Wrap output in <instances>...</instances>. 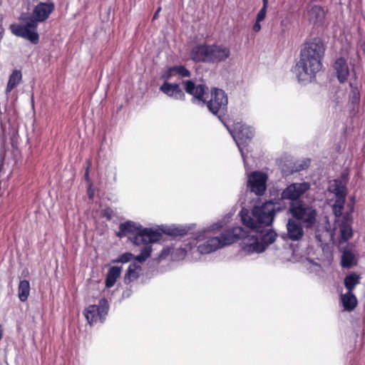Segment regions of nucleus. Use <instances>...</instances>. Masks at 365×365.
<instances>
[{
	"mask_svg": "<svg viewBox=\"0 0 365 365\" xmlns=\"http://www.w3.org/2000/svg\"><path fill=\"white\" fill-rule=\"evenodd\" d=\"M134 255L130 252H125L120 255H119L116 258L113 259L111 260V263H128L131 262L133 259Z\"/></svg>",
	"mask_w": 365,
	"mask_h": 365,
	"instance_id": "nucleus-28",
	"label": "nucleus"
},
{
	"mask_svg": "<svg viewBox=\"0 0 365 365\" xmlns=\"http://www.w3.org/2000/svg\"><path fill=\"white\" fill-rule=\"evenodd\" d=\"M291 70H292V71H294L297 70V63H295V65H293L292 66V69Z\"/></svg>",
	"mask_w": 365,
	"mask_h": 365,
	"instance_id": "nucleus-52",
	"label": "nucleus"
},
{
	"mask_svg": "<svg viewBox=\"0 0 365 365\" xmlns=\"http://www.w3.org/2000/svg\"><path fill=\"white\" fill-rule=\"evenodd\" d=\"M295 172H297V169H295V168L293 167V168H292V169L291 170V173H295Z\"/></svg>",
	"mask_w": 365,
	"mask_h": 365,
	"instance_id": "nucleus-53",
	"label": "nucleus"
},
{
	"mask_svg": "<svg viewBox=\"0 0 365 365\" xmlns=\"http://www.w3.org/2000/svg\"><path fill=\"white\" fill-rule=\"evenodd\" d=\"M227 128L240 152L244 165H246V155L243 147L247 146L254 137L253 128L251 126L241 123L236 124L233 130H230L228 127Z\"/></svg>",
	"mask_w": 365,
	"mask_h": 365,
	"instance_id": "nucleus-9",
	"label": "nucleus"
},
{
	"mask_svg": "<svg viewBox=\"0 0 365 365\" xmlns=\"http://www.w3.org/2000/svg\"><path fill=\"white\" fill-rule=\"evenodd\" d=\"M182 84L186 93L192 96L190 101L192 104L200 107L206 106L208 111L227 128L228 97L225 91L212 88L210 98L207 100L209 88L205 83L196 84L192 79H187L182 80Z\"/></svg>",
	"mask_w": 365,
	"mask_h": 365,
	"instance_id": "nucleus-1",
	"label": "nucleus"
},
{
	"mask_svg": "<svg viewBox=\"0 0 365 365\" xmlns=\"http://www.w3.org/2000/svg\"><path fill=\"white\" fill-rule=\"evenodd\" d=\"M268 5H269V0H262V7L268 8Z\"/></svg>",
	"mask_w": 365,
	"mask_h": 365,
	"instance_id": "nucleus-49",
	"label": "nucleus"
},
{
	"mask_svg": "<svg viewBox=\"0 0 365 365\" xmlns=\"http://www.w3.org/2000/svg\"><path fill=\"white\" fill-rule=\"evenodd\" d=\"M287 200L289 202V208L287 213L291 215L287 223V232H282L279 236L284 240H289L297 241V182H292L287 186L281 193V197L274 203L279 202L281 205H286L284 200Z\"/></svg>",
	"mask_w": 365,
	"mask_h": 365,
	"instance_id": "nucleus-6",
	"label": "nucleus"
},
{
	"mask_svg": "<svg viewBox=\"0 0 365 365\" xmlns=\"http://www.w3.org/2000/svg\"><path fill=\"white\" fill-rule=\"evenodd\" d=\"M324 53V46L322 40L314 38L306 42L301 50V63L304 72L314 75L322 68V58Z\"/></svg>",
	"mask_w": 365,
	"mask_h": 365,
	"instance_id": "nucleus-5",
	"label": "nucleus"
},
{
	"mask_svg": "<svg viewBox=\"0 0 365 365\" xmlns=\"http://www.w3.org/2000/svg\"><path fill=\"white\" fill-rule=\"evenodd\" d=\"M284 210L279 202L274 203L272 200H267L261 205H254L251 215L248 209L242 207L239 216L243 225L250 230H258L271 226L277 212Z\"/></svg>",
	"mask_w": 365,
	"mask_h": 365,
	"instance_id": "nucleus-3",
	"label": "nucleus"
},
{
	"mask_svg": "<svg viewBox=\"0 0 365 365\" xmlns=\"http://www.w3.org/2000/svg\"><path fill=\"white\" fill-rule=\"evenodd\" d=\"M311 162L312 160L309 158H302L298 163V173L308 168L310 166Z\"/></svg>",
	"mask_w": 365,
	"mask_h": 365,
	"instance_id": "nucleus-36",
	"label": "nucleus"
},
{
	"mask_svg": "<svg viewBox=\"0 0 365 365\" xmlns=\"http://www.w3.org/2000/svg\"><path fill=\"white\" fill-rule=\"evenodd\" d=\"M352 220V215L350 212H346L341 217V221L339 222L338 226L341 241L346 242L353 237Z\"/></svg>",
	"mask_w": 365,
	"mask_h": 365,
	"instance_id": "nucleus-19",
	"label": "nucleus"
},
{
	"mask_svg": "<svg viewBox=\"0 0 365 365\" xmlns=\"http://www.w3.org/2000/svg\"><path fill=\"white\" fill-rule=\"evenodd\" d=\"M360 276L356 273H351L344 279V286L348 292H353L355 287L360 283Z\"/></svg>",
	"mask_w": 365,
	"mask_h": 365,
	"instance_id": "nucleus-26",
	"label": "nucleus"
},
{
	"mask_svg": "<svg viewBox=\"0 0 365 365\" xmlns=\"http://www.w3.org/2000/svg\"><path fill=\"white\" fill-rule=\"evenodd\" d=\"M196 227V224L190 223L188 225H177L172 224L170 225H162V232L163 235L172 237L173 238L178 237H184L187 235H190V240H192L193 234L195 232H192Z\"/></svg>",
	"mask_w": 365,
	"mask_h": 365,
	"instance_id": "nucleus-16",
	"label": "nucleus"
},
{
	"mask_svg": "<svg viewBox=\"0 0 365 365\" xmlns=\"http://www.w3.org/2000/svg\"><path fill=\"white\" fill-rule=\"evenodd\" d=\"M308 16L309 21H312L314 24H320L324 19V11L321 6L314 5L308 11Z\"/></svg>",
	"mask_w": 365,
	"mask_h": 365,
	"instance_id": "nucleus-22",
	"label": "nucleus"
},
{
	"mask_svg": "<svg viewBox=\"0 0 365 365\" xmlns=\"http://www.w3.org/2000/svg\"><path fill=\"white\" fill-rule=\"evenodd\" d=\"M31 287L29 281L27 279L20 280L18 287V297L21 302L27 300L30 294Z\"/></svg>",
	"mask_w": 365,
	"mask_h": 365,
	"instance_id": "nucleus-25",
	"label": "nucleus"
},
{
	"mask_svg": "<svg viewBox=\"0 0 365 365\" xmlns=\"http://www.w3.org/2000/svg\"><path fill=\"white\" fill-rule=\"evenodd\" d=\"M162 230V225L158 226L157 228L144 227L142 225L140 231L138 232L139 238L138 244L137 245H150V244L158 242L163 235Z\"/></svg>",
	"mask_w": 365,
	"mask_h": 365,
	"instance_id": "nucleus-17",
	"label": "nucleus"
},
{
	"mask_svg": "<svg viewBox=\"0 0 365 365\" xmlns=\"http://www.w3.org/2000/svg\"><path fill=\"white\" fill-rule=\"evenodd\" d=\"M22 79V73L20 70L15 69L9 76V81L15 86H17Z\"/></svg>",
	"mask_w": 365,
	"mask_h": 365,
	"instance_id": "nucleus-33",
	"label": "nucleus"
},
{
	"mask_svg": "<svg viewBox=\"0 0 365 365\" xmlns=\"http://www.w3.org/2000/svg\"><path fill=\"white\" fill-rule=\"evenodd\" d=\"M182 86V82L178 83H170L165 81L159 88L160 91L175 101H185V91L181 88L180 86Z\"/></svg>",
	"mask_w": 365,
	"mask_h": 365,
	"instance_id": "nucleus-18",
	"label": "nucleus"
},
{
	"mask_svg": "<svg viewBox=\"0 0 365 365\" xmlns=\"http://www.w3.org/2000/svg\"><path fill=\"white\" fill-rule=\"evenodd\" d=\"M153 249L151 245H145L140 250V254L135 255L133 259L136 261V264H142L145 262L151 255Z\"/></svg>",
	"mask_w": 365,
	"mask_h": 365,
	"instance_id": "nucleus-27",
	"label": "nucleus"
},
{
	"mask_svg": "<svg viewBox=\"0 0 365 365\" xmlns=\"http://www.w3.org/2000/svg\"><path fill=\"white\" fill-rule=\"evenodd\" d=\"M4 34V29L3 28L2 25L0 24V41L3 38Z\"/></svg>",
	"mask_w": 365,
	"mask_h": 365,
	"instance_id": "nucleus-48",
	"label": "nucleus"
},
{
	"mask_svg": "<svg viewBox=\"0 0 365 365\" xmlns=\"http://www.w3.org/2000/svg\"><path fill=\"white\" fill-rule=\"evenodd\" d=\"M356 264L355 253L349 250H344L341 253V266L350 268Z\"/></svg>",
	"mask_w": 365,
	"mask_h": 365,
	"instance_id": "nucleus-24",
	"label": "nucleus"
},
{
	"mask_svg": "<svg viewBox=\"0 0 365 365\" xmlns=\"http://www.w3.org/2000/svg\"><path fill=\"white\" fill-rule=\"evenodd\" d=\"M141 227V224L128 220L120 223L118 231L116 232L115 235L119 238L128 236V240L136 245L138 244V232H140Z\"/></svg>",
	"mask_w": 365,
	"mask_h": 365,
	"instance_id": "nucleus-15",
	"label": "nucleus"
},
{
	"mask_svg": "<svg viewBox=\"0 0 365 365\" xmlns=\"http://www.w3.org/2000/svg\"><path fill=\"white\" fill-rule=\"evenodd\" d=\"M92 184L90 185L89 188L88 189L87 193L89 199H93L94 196V191L91 187Z\"/></svg>",
	"mask_w": 365,
	"mask_h": 365,
	"instance_id": "nucleus-46",
	"label": "nucleus"
},
{
	"mask_svg": "<svg viewBox=\"0 0 365 365\" xmlns=\"http://www.w3.org/2000/svg\"><path fill=\"white\" fill-rule=\"evenodd\" d=\"M176 253L179 254L182 258L185 257L187 255V250L185 248H179L177 250Z\"/></svg>",
	"mask_w": 365,
	"mask_h": 365,
	"instance_id": "nucleus-44",
	"label": "nucleus"
},
{
	"mask_svg": "<svg viewBox=\"0 0 365 365\" xmlns=\"http://www.w3.org/2000/svg\"><path fill=\"white\" fill-rule=\"evenodd\" d=\"M175 66L168 67L161 75V78L166 81H168L175 74Z\"/></svg>",
	"mask_w": 365,
	"mask_h": 365,
	"instance_id": "nucleus-35",
	"label": "nucleus"
},
{
	"mask_svg": "<svg viewBox=\"0 0 365 365\" xmlns=\"http://www.w3.org/2000/svg\"><path fill=\"white\" fill-rule=\"evenodd\" d=\"M332 192L336 199H346V187L337 181H335V187Z\"/></svg>",
	"mask_w": 365,
	"mask_h": 365,
	"instance_id": "nucleus-29",
	"label": "nucleus"
},
{
	"mask_svg": "<svg viewBox=\"0 0 365 365\" xmlns=\"http://www.w3.org/2000/svg\"><path fill=\"white\" fill-rule=\"evenodd\" d=\"M249 230L247 242H243L242 250L247 254L262 253L274 242L277 233L274 229L259 228L258 230Z\"/></svg>",
	"mask_w": 365,
	"mask_h": 365,
	"instance_id": "nucleus-7",
	"label": "nucleus"
},
{
	"mask_svg": "<svg viewBox=\"0 0 365 365\" xmlns=\"http://www.w3.org/2000/svg\"><path fill=\"white\" fill-rule=\"evenodd\" d=\"M31 101H32V106H34V99L33 98L31 99Z\"/></svg>",
	"mask_w": 365,
	"mask_h": 365,
	"instance_id": "nucleus-55",
	"label": "nucleus"
},
{
	"mask_svg": "<svg viewBox=\"0 0 365 365\" xmlns=\"http://www.w3.org/2000/svg\"><path fill=\"white\" fill-rule=\"evenodd\" d=\"M267 173L259 170L253 171L248 175L247 188L255 195L262 196L267 190Z\"/></svg>",
	"mask_w": 365,
	"mask_h": 365,
	"instance_id": "nucleus-12",
	"label": "nucleus"
},
{
	"mask_svg": "<svg viewBox=\"0 0 365 365\" xmlns=\"http://www.w3.org/2000/svg\"><path fill=\"white\" fill-rule=\"evenodd\" d=\"M290 249L292 250V255H294L295 254V248H294L293 244H290Z\"/></svg>",
	"mask_w": 365,
	"mask_h": 365,
	"instance_id": "nucleus-51",
	"label": "nucleus"
},
{
	"mask_svg": "<svg viewBox=\"0 0 365 365\" xmlns=\"http://www.w3.org/2000/svg\"><path fill=\"white\" fill-rule=\"evenodd\" d=\"M345 203V199H335L333 205V212L336 217H340L342 215Z\"/></svg>",
	"mask_w": 365,
	"mask_h": 365,
	"instance_id": "nucleus-30",
	"label": "nucleus"
},
{
	"mask_svg": "<svg viewBox=\"0 0 365 365\" xmlns=\"http://www.w3.org/2000/svg\"><path fill=\"white\" fill-rule=\"evenodd\" d=\"M249 236V230L247 228L242 227H235L231 229H227L223 231L219 236H216L219 240L220 247L229 245L232 243L237 242L239 240H242L241 247L243 245L244 242H247V238Z\"/></svg>",
	"mask_w": 365,
	"mask_h": 365,
	"instance_id": "nucleus-14",
	"label": "nucleus"
},
{
	"mask_svg": "<svg viewBox=\"0 0 365 365\" xmlns=\"http://www.w3.org/2000/svg\"><path fill=\"white\" fill-rule=\"evenodd\" d=\"M349 86L351 88V91H350L351 101L352 103H359V101L360 100L359 91L358 88L356 86H354V84L352 83H350Z\"/></svg>",
	"mask_w": 365,
	"mask_h": 365,
	"instance_id": "nucleus-34",
	"label": "nucleus"
},
{
	"mask_svg": "<svg viewBox=\"0 0 365 365\" xmlns=\"http://www.w3.org/2000/svg\"><path fill=\"white\" fill-rule=\"evenodd\" d=\"M267 11V8L262 7L257 14L256 19L263 21L266 18Z\"/></svg>",
	"mask_w": 365,
	"mask_h": 365,
	"instance_id": "nucleus-42",
	"label": "nucleus"
},
{
	"mask_svg": "<svg viewBox=\"0 0 365 365\" xmlns=\"http://www.w3.org/2000/svg\"><path fill=\"white\" fill-rule=\"evenodd\" d=\"M341 301L345 310L352 311L356 306L357 299L353 292H348L341 294Z\"/></svg>",
	"mask_w": 365,
	"mask_h": 365,
	"instance_id": "nucleus-23",
	"label": "nucleus"
},
{
	"mask_svg": "<svg viewBox=\"0 0 365 365\" xmlns=\"http://www.w3.org/2000/svg\"><path fill=\"white\" fill-rule=\"evenodd\" d=\"M334 68L339 81L344 83L349 76V68L345 59L343 58L336 59L334 64Z\"/></svg>",
	"mask_w": 365,
	"mask_h": 365,
	"instance_id": "nucleus-20",
	"label": "nucleus"
},
{
	"mask_svg": "<svg viewBox=\"0 0 365 365\" xmlns=\"http://www.w3.org/2000/svg\"><path fill=\"white\" fill-rule=\"evenodd\" d=\"M109 303L107 299H99L98 304H90L83 310V315L90 325L98 320L103 323L109 311Z\"/></svg>",
	"mask_w": 365,
	"mask_h": 365,
	"instance_id": "nucleus-11",
	"label": "nucleus"
},
{
	"mask_svg": "<svg viewBox=\"0 0 365 365\" xmlns=\"http://www.w3.org/2000/svg\"><path fill=\"white\" fill-rule=\"evenodd\" d=\"M223 224L220 221L212 223L209 227L204 228L193 234L191 241L185 243L186 247L190 250L197 246L198 242L207 240L204 243L197 246V251L200 255H207L220 249L219 240L217 237L211 235V232L222 228Z\"/></svg>",
	"mask_w": 365,
	"mask_h": 365,
	"instance_id": "nucleus-8",
	"label": "nucleus"
},
{
	"mask_svg": "<svg viewBox=\"0 0 365 365\" xmlns=\"http://www.w3.org/2000/svg\"><path fill=\"white\" fill-rule=\"evenodd\" d=\"M113 214V210L109 207H105L101 211V216L105 217L108 221H110L112 220Z\"/></svg>",
	"mask_w": 365,
	"mask_h": 365,
	"instance_id": "nucleus-38",
	"label": "nucleus"
},
{
	"mask_svg": "<svg viewBox=\"0 0 365 365\" xmlns=\"http://www.w3.org/2000/svg\"><path fill=\"white\" fill-rule=\"evenodd\" d=\"M230 56V50L223 44L197 43L192 47L190 58L195 63H219Z\"/></svg>",
	"mask_w": 365,
	"mask_h": 365,
	"instance_id": "nucleus-4",
	"label": "nucleus"
},
{
	"mask_svg": "<svg viewBox=\"0 0 365 365\" xmlns=\"http://www.w3.org/2000/svg\"><path fill=\"white\" fill-rule=\"evenodd\" d=\"M317 222V211L312 207L304 206L298 200V240L303 236V228L312 229Z\"/></svg>",
	"mask_w": 365,
	"mask_h": 365,
	"instance_id": "nucleus-10",
	"label": "nucleus"
},
{
	"mask_svg": "<svg viewBox=\"0 0 365 365\" xmlns=\"http://www.w3.org/2000/svg\"><path fill=\"white\" fill-rule=\"evenodd\" d=\"M0 125H1L2 130H4L3 124L1 123Z\"/></svg>",
	"mask_w": 365,
	"mask_h": 365,
	"instance_id": "nucleus-54",
	"label": "nucleus"
},
{
	"mask_svg": "<svg viewBox=\"0 0 365 365\" xmlns=\"http://www.w3.org/2000/svg\"><path fill=\"white\" fill-rule=\"evenodd\" d=\"M310 189V183L307 182H304L302 183H298V200H299V197L305 193L307 190Z\"/></svg>",
	"mask_w": 365,
	"mask_h": 365,
	"instance_id": "nucleus-37",
	"label": "nucleus"
},
{
	"mask_svg": "<svg viewBox=\"0 0 365 365\" xmlns=\"http://www.w3.org/2000/svg\"><path fill=\"white\" fill-rule=\"evenodd\" d=\"M175 74L181 78H190L192 75L191 71L182 64L175 65Z\"/></svg>",
	"mask_w": 365,
	"mask_h": 365,
	"instance_id": "nucleus-31",
	"label": "nucleus"
},
{
	"mask_svg": "<svg viewBox=\"0 0 365 365\" xmlns=\"http://www.w3.org/2000/svg\"><path fill=\"white\" fill-rule=\"evenodd\" d=\"M170 252V248L169 247H164L159 252L157 262H160L161 260L165 259Z\"/></svg>",
	"mask_w": 365,
	"mask_h": 365,
	"instance_id": "nucleus-39",
	"label": "nucleus"
},
{
	"mask_svg": "<svg viewBox=\"0 0 365 365\" xmlns=\"http://www.w3.org/2000/svg\"><path fill=\"white\" fill-rule=\"evenodd\" d=\"M86 163L87 165L85 168L84 179L88 183L91 185L92 184L90 180V169L91 167V160L90 159H87Z\"/></svg>",
	"mask_w": 365,
	"mask_h": 365,
	"instance_id": "nucleus-41",
	"label": "nucleus"
},
{
	"mask_svg": "<svg viewBox=\"0 0 365 365\" xmlns=\"http://www.w3.org/2000/svg\"><path fill=\"white\" fill-rule=\"evenodd\" d=\"M106 184L113 185L117 182V169L115 167L107 170L106 173Z\"/></svg>",
	"mask_w": 365,
	"mask_h": 365,
	"instance_id": "nucleus-32",
	"label": "nucleus"
},
{
	"mask_svg": "<svg viewBox=\"0 0 365 365\" xmlns=\"http://www.w3.org/2000/svg\"><path fill=\"white\" fill-rule=\"evenodd\" d=\"M6 149L5 145H0V172L4 168V160L6 158Z\"/></svg>",
	"mask_w": 365,
	"mask_h": 365,
	"instance_id": "nucleus-40",
	"label": "nucleus"
},
{
	"mask_svg": "<svg viewBox=\"0 0 365 365\" xmlns=\"http://www.w3.org/2000/svg\"><path fill=\"white\" fill-rule=\"evenodd\" d=\"M3 327H2V325L0 324V340L1 339L2 336H3Z\"/></svg>",
	"mask_w": 365,
	"mask_h": 365,
	"instance_id": "nucleus-50",
	"label": "nucleus"
},
{
	"mask_svg": "<svg viewBox=\"0 0 365 365\" xmlns=\"http://www.w3.org/2000/svg\"><path fill=\"white\" fill-rule=\"evenodd\" d=\"M53 1H39L33 8L31 14L21 13L19 20L21 24L13 23L9 26L11 32L17 37L29 41L36 45L39 43L40 36L38 33L39 24L46 21L55 10Z\"/></svg>",
	"mask_w": 365,
	"mask_h": 365,
	"instance_id": "nucleus-2",
	"label": "nucleus"
},
{
	"mask_svg": "<svg viewBox=\"0 0 365 365\" xmlns=\"http://www.w3.org/2000/svg\"><path fill=\"white\" fill-rule=\"evenodd\" d=\"M161 11V7H158L157 9V10L155 11L154 14H153V19L155 20V19H157L158 17V15H159V13L160 11Z\"/></svg>",
	"mask_w": 365,
	"mask_h": 365,
	"instance_id": "nucleus-47",
	"label": "nucleus"
},
{
	"mask_svg": "<svg viewBox=\"0 0 365 365\" xmlns=\"http://www.w3.org/2000/svg\"><path fill=\"white\" fill-rule=\"evenodd\" d=\"M16 86L13 85L9 81L7 82L6 88V93H10Z\"/></svg>",
	"mask_w": 365,
	"mask_h": 365,
	"instance_id": "nucleus-45",
	"label": "nucleus"
},
{
	"mask_svg": "<svg viewBox=\"0 0 365 365\" xmlns=\"http://www.w3.org/2000/svg\"><path fill=\"white\" fill-rule=\"evenodd\" d=\"M141 269L140 264H138L135 262L129 264L123 277V283L125 287L123 291L121 299L129 298L136 290L137 287L134 285L133 282L140 277L139 272Z\"/></svg>",
	"mask_w": 365,
	"mask_h": 365,
	"instance_id": "nucleus-13",
	"label": "nucleus"
},
{
	"mask_svg": "<svg viewBox=\"0 0 365 365\" xmlns=\"http://www.w3.org/2000/svg\"><path fill=\"white\" fill-rule=\"evenodd\" d=\"M261 22H262L261 21H259V20L256 19L255 23L252 26V30L255 32L257 33V32H259L261 30V24H260Z\"/></svg>",
	"mask_w": 365,
	"mask_h": 365,
	"instance_id": "nucleus-43",
	"label": "nucleus"
},
{
	"mask_svg": "<svg viewBox=\"0 0 365 365\" xmlns=\"http://www.w3.org/2000/svg\"><path fill=\"white\" fill-rule=\"evenodd\" d=\"M123 267L122 266H111L106 275L104 284L107 289L113 287L117 282V279L121 274Z\"/></svg>",
	"mask_w": 365,
	"mask_h": 365,
	"instance_id": "nucleus-21",
	"label": "nucleus"
}]
</instances>
